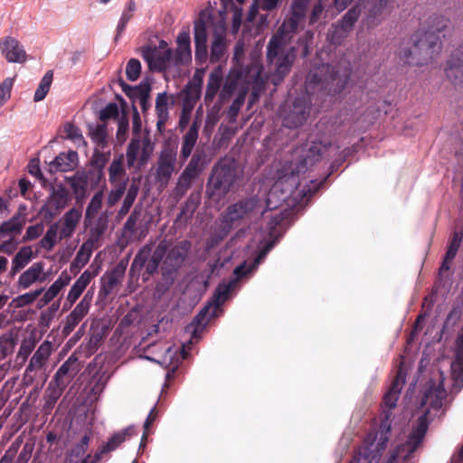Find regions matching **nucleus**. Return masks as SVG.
I'll list each match as a JSON object with an SVG mask.
<instances>
[{"label": "nucleus", "instance_id": "nucleus-9", "mask_svg": "<svg viewBox=\"0 0 463 463\" xmlns=\"http://www.w3.org/2000/svg\"><path fill=\"white\" fill-rule=\"evenodd\" d=\"M257 204V199L249 198L230 205L226 209L225 213L222 215V222L223 224V236L227 235L234 222L248 216L252 211L255 210Z\"/></svg>", "mask_w": 463, "mask_h": 463}, {"label": "nucleus", "instance_id": "nucleus-3", "mask_svg": "<svg viewBox=\"0 0 463 463\" xmlns=\"http://www.w3.org/2000/svg\"><path fill=\"white\" fill-rule=\"evenodd\" d=\"M446 390L440 383L438 386H430L425 392L421 406H428L425 412L419 417L416 425L412 428L405 442L398 444L391 452L385 463H408L413 453L422 444L429 429L428 414L430 410L439 411L443 406L446 398Z\"/></svg>", "mask_w": 463, "mask_h": 463}, {"label": "nucleus", "instance_id": "nucleus-4", "mask_svg": "<svg viewBox=\"0 0 463 463\" xmlns=\"http://www.w3.org/2000/svg\"><path fill=\"white\" fill-rule=\"evenodd\" d=\"M449 20L442 15L430 18L426 31H417L412 35V49H402L401 59L410 65L422 66L433 60L441 50V43L438 33L448 27Z\"/></svg>", "mask_w": 463, "mask_h": 463}, {"label": "nucleus", "instance_id": "nucleus-60", "mask_svg": "<svg viewBox=\"0 0 463 463\" xmlns=\"http://www.w3.org/2000/svg\"><path fill=\"white\" fill-rule=\"evenodd\" d=\"M34 346H35L34 340H33V339L24 340L19 348L18 355L23 356L24 359H26L30 355V354L33 352V350L34 349Z\"/></svg>", "mask_w": 463, "mask_h": 463}, {"label": "nucleus", "instance_id": "nucleus-44", "mask_svg": "<svg viewBox=\"0 0 463 463\" xmlns=\"http://www.w3.org/2000/svg\"><path fill=\"white\" fill-rule=\"evenodd\" d=\"M150 90L151 87L148 82H141L138 86L129 88L126 93L136 101L140 99H149Z\"/></svg>", "mask_w": 463, "mask_h": 463}, {"label": "nucleus", "instance_id": "nucleus-54", "mask_svg": "<svg viewBox=\"0 0 463 463\" xmlns=\"http://www.w3.org/2000/svg\"><path fill=\"white\" fill-rule=\"evenodd\" d=\"M169 250V243L165 240L159 242L157 247L156 248L155 251L153 252L150 257L154 259L156 261H158L159 263L162 261L164 257L168 253Z\"/></svg>", "mask_w": 463, "mask_h": 463}, {"label": "nucleus", "instance_id": "nucleus-12", "mask_svg": "<svg viewBox=\"0 0 463 463\" xmlns=\"http://www.w3.org/2000/svg\"><path fill=\"white\" fill-rule=\"evenodd\" d=\"M52 351V345L50 341H43L37 348L28 365L26 366L24 380L27 383H32L34 380V376L32 374L34 371H39L43 368L46 362L48 361Z\"/></svg>", "mask_w": 463, "mask_h": 463}, {"label": "nucleus", "instance_id": "nucleus-13", "mask_svg": "<svg viewBox=\"0 0 463 463\" xmlns=\"http://www.w3.org/2000/svg\"><path fill=\"white\" fill-rule=\"evenodd\" d=\"M101 233L102 230L98 229L90 232V238L81 244L71 262V270L80 269L89 262L93 250L99 247V240Z\"/></svg>", "mask_w": 463, "mask_h": 463}, {"label": "nucleus", "instance_id": "nucleus-39", "mask_svg": "<svg viewBox=\"0 0 463 463\" xmlns=\"http://www.w3.org/2000/svg\"><path fill=\"white\" fill-rule=\"evenodd\" d=\"M92 298H93V293L89 290L83 296L81 300L71 311V314L81 321L88 315V313L90 311Z\"/></svg>", "mask_w": 463, "mask_h": 463}, {"label": "nucleus", "instance_id": "nucleus-20", "mask_svg": "<svg viewBox=\"0 0 463 463\" xmlns=\"http://www.w3.org/2000/svg\"><path fill=\"white\" fill-rule=\"evenodd\" d=\"M176 43L177 47L173 52L172 66L188 64L192 61L190 33L185 31L179 33Z\"/></svg>", "mask_w": 463, "mask_h": 463}, {"label": "nucleus", "instance_id": "nucleus-40", "mask_svg": "<svg viewBox=\"0 0 463 463\" xmlns=\"http://www.w3.org/2000/svg\"><path fill=\"white\" fill-rule=\"evenodd\" d=\"M53 80V72L52 71H48L44 76L42 78L38 88L35 90L33 100L35 102H39L46 97L48 94L52 82Z\"/></svg>", "mask_w": 463, "mask_h": 463}, {"label": "nucleus", "instance_id": "nucleus-55", "mask_svg": "<svg viewBox=\"0 0 463 463\" xmlns=\"http://www.w3.org/2000/svg\"><path fill=\"white\" fill-rule=\"evenodd\" d=\"M194 43L195 45H207V32L203 24H195L194 26Z\"/></svg>", "mask_w": 463, "mask_h": 463}, {"label": "nucleus", "instance_id": "nucleus-11", "mask_svg": "<svg viewBox=\"0 0 463 463\" xmlns=\"http://www.w3.org/2000/svg\"><path fill=\"white\" fill-rule=\"evenodd\" d=\"M152 151L153 146L148 138H133L126 152L128 166L133 167L136 164L138 165H145Z\"/></svg>", "mask_w": 463, "mask_h": 463}, {"label": "nucleus", "instance_id": "nucleus-7", "mask_svg": "<svg viewBox=\"0 0 463 463\" xmlns=\"http://www.w3.org/2000/svg\"><path fill=\"white\" fill-rule=\"evenodd\" d=\"M141 56L152 71H163L172 67L173 51L164 40L159 41L157 46L142 47Z\"/></svg>", "mask_w": 463, "mask_h": 463}, {"label": "nucleus", "instance_id": "nucleus-53", "mask_svg": "<svg viewBox=\"0 0 463 463\" xmlns=\"http://www.w3.org/2000/svg\"><path fill=\"white\" fill-rule=\"evenodd\" d=\"M43 230L44 226L43 223L29 226L25 232L23 241H29L40 237L43 232Z\"/></svg>", "mask_w": 463, "mask_h": 463}, {"label": "nucleus", "instance_id": "nucleus-48", "mask_svg": "<svg viewBox=\"0 0 463 463\" xmlns=\"http://www.w3.org/2000/svg\"><path fill=\"white\" fill-rule=\"evenodd\" d=\"M123 174L124 168L122 165V157L114 159L109 168L110 183L113 184L119 181Z\"/></svg>", "mask_w": 463, "mask_h": 463}, {"label": "nucleus", "instance_id": "nucleus-24", "mask_svg": "<svg viewBox=\"0 0 463 463\" xmlns=\"http://www.w3.org/2000/svg\"><path fill=\"white\" fill-rule=\"evenodd\" d=\"M241 86H246L245 80L242 78V73L239 69L232 68L220 91L221 99L225 100L229 99L232 94L237 90H240Z\"/></svg>", "mask_w": 463, "mask_h": 463}, {"label": "nucleus", "instance_id": "nucleus-37", "mask_svg": "<svg viewBox=\"0 0 463 463\" xmlns=\"http://www.w3.org/2000/svg\"><path fill=\"white\" fill-rule=\"evenodd\" d=\"M360 15L359 10L356 8L350 9L341 19L339 24L335 28V33H340L343 34L347 33L354 26L355 22L358 20Z\"/></svg>", "mask_w": 463, "mask_h": 463}, {"label": "nucleus", "instance_id": "nucleus-49", "mask_svg": "<svg viewBox=\"0 0 463 463\" xmlns=\"http://www.w3.org/2000/svg\"><path fill=\"white\" fill-rule=\"evenodd\" d=\"M126 188H127V183H126V181H123L120 184H118L116 188L112 189L108 194V198H107L108 205L110 207L115 205L123 196V194L126 191Z\"/></svg>", "mask_w": 463, "mask_h": 463}, {"label": "nucleus", "instance_id": "nucleus-33", "mask_svg": "<svg viewBox=\"0 0 463 463\" xmlns=\"http://www.w3.org/2000/svg\"><path fill=\"white\" fill-rule=\"evenodd\" d=\"M226 36L224 33H216L211 45L210 61L216 63L221 61L226 53Z\"/></svg>", "mask_w": 463, "mask_h": 463}, {"label": "nucleus", "instance_id": "nucleus-58", "mask_svg": "<svg viewBox=\"0 0 463 463\" xmlns=\"http://www.w3.org/2000/svg\"><path fill=\"white\" fill-rule=\"evenodd\" d=\"M67 203L68 197L63 192L55 193L54 194H52L50 200V203L53 204L56 210H61L64 208L67 205Z\"/></svg>", "mask_w": 463, "mask_h": 463}, {"label": "nucleus", "instance_id": "nucleus-1", "mask_svg": "<svg viewBox=\"0 0 463 463\" xmlns=\"http://www.w3.org/2000/svg\"><path fill=\"white\" fill-rule=\"evenodd\" d=\"M309 0H294L291 16L285 21L271 37L267 47V58L274 64L275 71L270 77L274 85H279L289 72L296 58L295 47H289L292 33L296 32L299 22L305 17Z\"/></svg>", "mask_w": 463, "mask_h": 463}, {"label": "nucleus", "instance_id": "nucleus-19", "mask_svg": "<svg viewBox=\"0 0 463 463\" xmlns=\"http://www.w3.org/2000/svg\"><path fill=\"white\" fill-rule=\"evenodd\" d=\"M47 278V273L44 271V263L37 261L21 273L17 280V285L19 288L27 289L34 283L44 282Z\"/></svg>", "mask_w": 463, "mask_h": 463}, {"label": "nucleus", "instance_id": "nucleus-42", "mask_svg": "<svg viewBox=\"0 0 463 463\" xmlns=\"http://www.w3.org/2000/svg\"><path fill=\"white\" fill-rule=\"evenodd\" d=\"M65 388L66 387H64V386L57 385L54 382H51L46 390L45 405L44 406L46 408H52L53 405L58 401V399L62 394Z\"/></svg>", "mask_w": 463, "mask_h": 463}, {"label": "nucleus", "instance_id": "nucleus-14", "mask_svg": "<svg viewBox=\"0 0 463 463\" xmlns=\"http://www.w3.org/2000/svg\"><path fill=\"white\" fill-rule=\"evenodd\" d=\"M134 434L135 429L132 426L115 432L108 441L100 446L96 453L91 456L92 463H98L106 454L117 449L125 440L131 438Z\"/></svg>", "mask_w": 463, "mask_h": 463}, {"label": "nucleus", "instance_id": "nucleus-51", "mask_svg": "<svg viewBox=\"0 0 463 463\" xmlns=\"http://www.w3.org/2000/svg\"><path fill=\"white\" fill-rule=\"evenodd\" d=\"M13 86V78H6L0 83V107H2L10 99Z\"/></svg>", "mask_w": 463, "mask_h": 463}, {"label": "nucleus", "instance_id": "nucleus-50", "mask_svg": "<svg viewBox=\"0 0 463 463\" xmlns=\"http://www.w3.org/2000/svg\"><path fill=\"white\" fill-rule=\"evenodd\" d=\"M140 71H141L140 61L137 59H130L126 67L127 78L129 80L134 81V80H137V78L139 77Z\"/></svg>", "mask_w": 463, "mask_h": 463}, {"label": "nucleus", "instance_id": "nucleus-45", "mask_svg": "<svg viewBox=\"0 0 463 463\" xmlns=\"http://www.w3.org/2000/svg\"><path fill=\"white\" fill-rule=\"evenodd\" d=\"M102 200L103 194L101 192H98L92 196L86 209V219H92L96 216L102 206Z\"/></svg>", "mask_w": 463, "mask_h": 463}, {"label": "nucleus", "instance_id": "nucleus-25", "mask_svg": "<svg viewBox=\"0 0 463 463\" xmlns=\"http://www.w3.org/2000/svg\"><path fill=\"white\" fill-rule=\"evenodd\" d=\"M78 153L68 151L60 153L53 161L51 162V171L68 172L73 170L78 165Z\"/></svg>", "mask_w": 463, "mask_h": 463}, {"label": "nucleus", "instance_id": "nucleus-46", "mask_svg": "<svg viewBox=\"0 0 463 463\" xmlns=\"http://www.w3.org/2000/svg\"><path fill=\"white\" fill-rule=\"evenodd\" d=\"M88 175L85 173H76L71 178V186L77 194H84L88 186Z\"/></svg>", "mask_w": 463, "mask_h": 463}, {"label": "nucleus", "instance_id": "nucleus-8", "mask_svg": "<svg viewBox=\"0 0 463 463\" xmlns=\"http://www.w3.org/2000/svg\"><path fill=\"white\" fill-rule=\"evenodd\" d=\"M235 285V280L222 282L216 288L211 300L194 317V323L198 326L205 325L211 317L217 315L220 307L228 299L232 288Z\"/></svg>", "mask_w": 463, "mask_h": 463}, {"label": "nucleus", "instance_id": "nucleus-64", "mask_svg": "<svg viewBox=\"0 0 463 463\" xmlns=\"http://www.w3.org/2000/svg\"><path fill=\"white\" fill-rule=\"evenodd\" d=\"M247 93H248V87L241 86V88L238 91V94H237L235 99L232 101V104H234L235 106H238L239 108L241 109L242 105L245 102Z\"/></svg>", "mask_w": 463, "mask_h": 463}, {"label": "nucleus", "instance_id": "nucleus-62", "mask_svg": "<svg viewBox=\"0 0 463 463\" xmlns=\"http://www.w3.org/2000/svg\"><path fill=\"white\" fill-rule=\"evenodd\" d=\"M195 60L199 63H204L208 57L207 45H195Z\"/></svg>", "mask_w": 463, "mask_h": 463}, {"label": "nucleus", "instance_id": "nucleus-16", "mask_svg": "<svg viewBox=\"0 0 463 463\" xmlns=\"http://www.w3.org/2000/svg\"><path fill=\"white\" fill-rule=\"evenodd\" d=\"M176 155L171 149H164L157 162L156 180L161 185L165 186L175 171Z\"/></svg>", "mask_w": 463, "mask_h": 463}, {"label": "nucleus", "instance_id": "nucleus-35", "mask_svg": "<svg viewBox=\"0 0 463 463\" xmlns=\"http://www.w3.org/2000/svg\"><path fill=\"white\" fill-rule=\"evenodd\" d=\"M91 434L86 433L76 444V446L71 449L67 463H75L76 460L84 459L88 455H86V451L89 448V444L90 441Z\"/></svg>", "mask_w": 463, "mask_h": 463}, {"label": "nucleus", "instance_id": "nucleus-23", "mask_svg": "<svg viewBox=\"0 0 463 463\" xmlns=\"http://www.w3.org/2000/svg\"><path fill=\"white\" fill-rule=\"evenodd\" d=\"M81 212L79 209L71 208L61 220V228L59 229V240L68 239L74 233L80 221Z\"/></svg>", "mask_w": 463, "mask_h": 463}, {"label": "nucleus", "instance_id": "nucleus-29", "mask_svg": "<svg viewBox=\"0 0 463 463\" xmlns=\"http://www.w3.org/2000/svg\"><path fill=\"white\" fill-rule=\"evenodd\" d=\"M71 280V277L67 273V271H62L40 299L41 305L45 306L53 300L59 293L70 284Z\"/></svg>", "mask_w": 463, "mask_h": 463}, {"label": "nucleus", "instance_id": "nucleus-30", "mask_svg": "<svg viewBox=\"0 0 463 463\" xmlns=\"http://www.w3.org/2000/svg\"><path fill=\"white\" fill-rule=\"evenodd\" d=\"M156 128L160 133L165 131V123L169 119L168 97L166 92L159 93L156 99Z\"/></svg>", "mask_w": 463, "mask_h": 463}, {"label": "nucleus", "instance_id": "nucleus-6", "mask_svg": "<svg viewBox=\"0 0 463 463\" xmlns=\"http://www.w3.org/2000/svg\"><path fill=\"white\" fill-rule=\"evenodd\" d=\"M239 179L238 167L234 159L222 158L213 167L206 185L208 198L220 203L230 193Z\"/></svg>", "mask_w": 463, "mask_h": 463}, {"label": "nucleus", "instance_id": "nucleus-34", "mask_svg": "<svg viewBox=\"0 0 463 463\" xmlns=\"http://www.w3.org/2000/svg\"><path fill=\"white\" fill-rule=\"evenodd\" d=\"M190 249V242L187 241H181L167 251L166 261L170 265L181 263L186 257Z\"/></svg>", "mask_w": 463, "mask_h": 463}, {"label": "nucleus", "instance_id": "nucleus-26", "mask_svg": "<svg viewBox=\"0 0 463 463\" xmlns=\"http://www.w3.org/2000/svg\"><path fill=\"white\" fill-rule=\"evenodd\" d=\"M76 362L77 358L72 354L60 366L53 377L57 385L67 386L77 373Z\"/></svg>", "mask_w": 463, "mask_h": 463}, {"label": "nucleus", "instance_id": "nucleus-47", "mask_svg": "<svg viewBox=\"0 0 463 463\" xmlns=\"http://www.w3.org/2000/svg\"><path fill=\"white\" fill-rule=\"evenodd\" d=\"M15 341L12 333L0 336V354L5 357L14 352Z\"/></svg>", "mask_w": 463, "mask_h": 463}, {"label": "nucleus", "instance_id": "nucleus-31", "mask_svg": "<svg viewBox=\"0 0 463 463\" xmlns=\"http://www.w3.org/2000/svg\"><path fill=\"white\" fill-rule=\"evenodd\" d=\"M223 81L222 69L219 66L213 70L210 73L206 90H205V101H213L219 91H221V86Z\"/></svg>", "mask_w": 463, "mask_h": 463}, {"label": "nucleus", "instance_id": "nucleus-59", "mask_svg": "<svg viewBox=\"0 0 463 463\" xmlns=\"http://www.w3.org/2000/svg\"><path fill=\"white\" fill-rule=\"evenodd\" d=\"M118 115V108L116 103H109L103 109L100 111V118L101 119H109L114 118Z\"/></svg>", "mask_w": 463, "mask_h": 463}, {"label": "nucleus", "instance_id": "nucleus-38", "mask_svg": "<svg viewBox=\"0 0 463 463\" xmlns=\"http://www.w3.org/2000/svg\"><path fill=\"white\" fill-rule=\"evenodd\" d=\"M121 272L118 269H113L110 272H107L102 277V284L100 291L105 295L109 296L112 293L114 288L118 286L120 281Z\"/></svg>", "mask_w": 463, "mask_h": 463}, {"label": "nucleus", "instance_id": "nucleus-57", "mask_svg": "<svg viewBox=\"0 0 463 463\" xmlns=\"http://www.w3.org/2000/svg\"><path fill=\"white\" fill-rule=\"evenodd\" d=\"M80 322V319L76 318L73 315L70 313L65 318L64 325L62 327V333L65 335H69L79 325Z\"/></svg>", "mask_w": 463, "mask_h": 463}, {"label": "nucleus", "instance_id": "nucleus-41", "mask_svg": "<svg viewBox=\"0 0 463 463\" xmlns=\"http://www.w3.org/2000/svg\"><path fill=\"white\" fill-rule=\"evenodd\" d=\"M90 137L93 143H95L99 148H104L107 145V127L106 125H96L90 128Z\"/></svg>", "mask_w": 463, "mask_h": 463}, {"label": "nucleus", "instance_id": "nucleus-52", "mask_svg": "<svg viewBox=\"0 0 463 463\" xmlns=\"http://www.w3.org/2000/svg\"><path fill=\"white\" fill-rule=\"evenodd\" d=\"M44 288H40L33 291L27 292L18 297L17 300L21 306L30 305L33 303L38 297L43 292Z\"/></svg>", "mask_w": 463, "mask_h": 463}, {"label": "nucleus", "instance_id": "nucleus-27", "mask_svg": "<svg viewBox=\"0 0 463 463\" xmlns=\"http://www.w3.org/2000/svg\"><path fill=\"white\" fill-rule=\"evenodd\" d=\"M199 128V122L194 120L185 135L183 137L180 156L184 161L192 155L193 149L198 139Z\"/></svg>", "mask_w": 463, "mask_h": 463}, {"label": "nucleus", "instance_id": "nucleus-61", "mask_svg": "<svg viewBox=\"0 0 463 463\" xmlns=\"http://www.w3.org/2000/svg\"><path fill=\"white\" fill-rule=\"evenodd\" d=\"M138 213L135 210L128 218L127 222L124 224V230L126 232H129L134 233L136 232V225L138 221Z\"/></svg>", "mask_w": 463, "mask_h": 463}, {"label": "nucleus", "instance_id": "nucleus-22", "mask_svg": "<svg viewBox=\"0 0 463 463\" xmlns=\"http://www.w3.org/2000/svg\"><path fill=\"white\" fill-rule=\"evenodd\" d=\"M151 251L152 248L149 245L141 248L133 260L131 270L141 269L146 266V273L148 275L154 274L157 270L159 262L150 257Z\"/></svg>", "mask_w": 463, "mask_h": 463}, {"label": "nucleus", "instance_id": "nucleus-17", "mask_svg": "<svg viewBox=\"0 0 463 463\" xmlns=\"http://www.w3.org/2000/svg\"><path fill=\"white\" fill-rule=\"evenodd\" d=\"M445 73L454 86L463 87V46L451 54L445 68Z\"/></svg>", "mask_w": 463, "mask_h": 463}, {"label": "nucleus", "instance_id": "nucleus-63", "mask_svg": "<svg viewBox=\"0 0 463 463\" xmlns=\"http://www.w3.org/2000/svg\"><path fill=\"white\" fill-rule=\"evenodd\" d=\"M2 241H3L2 245L5 249V250H3L2 252H5V253L10 255V254H13L15 251V250L17 249V242L14 241V239L5 238Z\"/></svg>", "mask_w": 463, "mask_h": 463}, {"label": "nucleus", "instance_id": "nucleus-2", "mask_svg": "<svg viewBox=\"0 0 463 463\" xmlns=\"http://www.w3.org/2000/svg\"><path fill=\"white\" fill-rule=\"evenodd\" d=\"M406 372L400 365L391 387L384 394L383 419L375 433H369L364 440V445L354 456L350 463H379L383 451L386 449L392 430V411L396 406L400 393L404 386Z\"/></svg>", "mask_w": 463, "mask_h": 463}, {"label": "nucleus", "instance_id": "nucleus-28", "mask_svg": "<svg viewBox=\"0 0 463 463\" xmlns=\"http://www.w3.org/2000/svg\"><path fill=\"white\" fill-rule=\"evenodd\" d=\"M25 224V218L17 214L0 225V241L8 238L15 239Z\"/></svg>", "mask_w": 463, "mask_h": 463}, {"label": "nucleus", "instance_id": "nucleus-32", "mask_svg": "<svg viewBox=\"0 0 463 463\" xmlns=\"http://www.w3.org/2000/svg\"><path fill=\"white\" fill-rule=\"evenodd\" d=\"M32 246H23L12 260V275H15L35 257Z\"/></svg>", "mask_w": 463, "mask_h": 463}, {"label": "nucleus", "instance_id": "nucleus-10", "mask_svg": "<svg viewBox=\"0 0 463 463\" xmlns=\"http://www.w3.org/2000/svg\"><path fill=\"white\" fill-rule=\"evenodd\" d=\"M208 164L209 160L205 154L195 153L178 179V188L183 192L187 191L191 187L192 182L200 176Z\"/></svg>", "mask_w": 463, "mask_h": 463}, {"label": "nucleus", "instance_id": "nucleus-21", "mask_svg": "<svg viewBox=\"0 0 463 463\" xmlns=\"http://www.w3.org/2000/svg\"><path fill=\"white\" fill-rule=\"evenodd\" d=\"M0 49L9 62H24L26 53L20 43L13 37L7 36L0 43Z\"/></svg>", "mask_w": 463, "mask_h": 463}, {"label": "nucleus", "instance_id": "nucleus-15", "mask_svg": "<svg viewBox=\"0 0 463 463\" xmlns=\"http://www.w3.org/2000/svg\"><path fill=\"white\" fill-rule=\"evenodd\" d=\"M310 104L304 99H297L293 109L283 116V126L295 128L301 126L310 114Z\"/></svg>", "mask_w": 463, "mask_h": 463}, {"label": "nucleus", "instance_id": "nucleus-43", "mask_svg": "<svg viewBox=\"0 0 463 463\" xmlns=\"http://www.w3.org/2000/svg\"><path fill=\"white\" fill-rule=\"evenodd\" d=\"M65 138L71 140L78 146L85 144L84 137L80 129L72 123L64 125Z\"/></svg>", "mask_w": 463, "mask_h": 463}, {"label": "nucleus", "instance_id": "nucleus-56", "mask_svg": "<svg viewBox=\"0 0 463 463\" xmlns=\"http://www.w3.org/2000/svg\"><path fill=\"white\" fill-rule=\"evenodd\" d=\"M132 16H133V14L130 12H128L126 10H124L122 12V14L119 18V21H118V24L117 26L116 39L120 37V35L124 33V31L127 27V24L131 20Z\"/></svg>", "mask_w": 463, "mask_h": 463}, {"label": "nucleus", "instance_id": "nucleus-36", "mask_svg": "<svg viewBox=\"0 0 463 463\" xmlns=\"http://www.w3.org/2000/svg\"><path fill=\"white\" fill-rule=\"evenodd\" d=\"M59 222L52 223L39 242L41 248L51 251L59 240Z\"/></svg>", "mask_w": 463, "mask_h": 463}, {"label": "nucleus", "instance_id": "nucleus-18", "mask_svg": "<svg viewBox=\"0 0 463 463\" xmlns=\"http://www.w3.org/2000/svg\"><path fill=\"white\" fill-rule=\"evenodd\" d=\"M98 269L94 271L86 269L81 273V275L73 283V285L71 286L68 292L66 301L63 306L64 309H69L75 304V302L84 292V290L89 286L90 281L98 275Z\"/></svg>", "mask_w": 463, "mask_h": 463}, {"label": "nucleus", "instance_id": "nucleus-5", "mask_svg": "<svg viewBox=\"0 0 463 463\" xmlns=\"http://www.w3.org/2000/svg\"><path fill=\"white\" fill-rule=\"evenodd\" d=\"M307 157L296 156L297 152L290 156L280 161L276 166V182L273 187L268 194L267 207L269 209L277 208L276 203H272V197L276 194L279 189H285V193H290L294 188L298 185V175L307 170L308 162L313 163L317 161L321 156V150L317 146L309 148Z\"/></svg>", "mask_w": 463, "mask_h": 463}]
</instances>
